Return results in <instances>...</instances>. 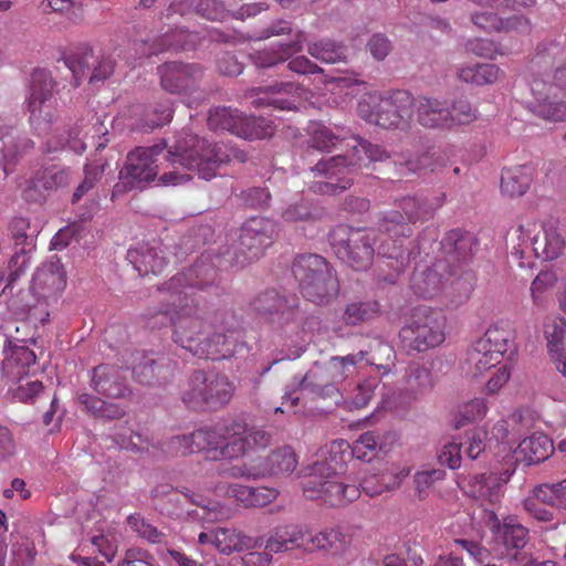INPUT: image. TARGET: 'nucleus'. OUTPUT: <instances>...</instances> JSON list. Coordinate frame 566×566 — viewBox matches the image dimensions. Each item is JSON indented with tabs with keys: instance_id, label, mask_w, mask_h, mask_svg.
<instances>
[{
	"instance_id": "c03bdc74",
	"label": "nucleus",
	"mask_w": 566,
	"mask_h": 566,
	"mask_svg": "<svg viewBox=\"0 0 566 566\" xmlns=\"http://www.w3.org/2000/svg\"><path fill=\"white\" fill-rule=\"evenodd\" d=\"M379 314L380 304L377 301H353L344 308L343 322L347 326H358L374 319Z\"/></svg>"
},
{
	"instance_id": "6e6d98bb",
	"label": "nucleus",
	"mask_w": 566,
	"mask_h": 566,
	"mask_svg": "<svg viewBox=\"0 0 566 566\" xmlns=\"http://www.w3.org/2000/svg\"><path fill=\"white\" fill-rule=\"evenodd\" d=\"M245 536L231 528H218L213 531L212 545L222 554H231L247 546Z\"/></svg>"
},
{
	"instance_id": "423d86ee",
	"label": "nucleus",
	"mask_w": 566,
	"mask_h": 566,
	"mask_svg": "<svg viewBox=\"0 0 566 566\" xmlns=\"http://www.w3.org/2000/svg\"><path fill=\"white\" fill-rule=\"evenodd\" d=\"M188 436L193 446L192 454L220 450L221 460H238L249 455L252 442L258 447H264L269 442V436L264 431L256 430L245 434L244 428L238 423H233L231 428L226 423H218L212 428L199 429Z\"/></svg>"
},
{
	"instance_id": "4d7b16f0",
	"label": "nucleus",
	"mask_w": 566,
	"mask_h": 566,
	"mask_svg": "<svg viewBox=\"0 0 566 566\" xmlns=\"http://www.w3.org/2000/svg\"><path fill=\"white\" fill-rule=\"evenodd\" d=\"M364 353L366 354L364 360L369 365L385 370L389 369L390 363L395 357L394 348L379 338H375L369 345V350Z\"/></svg>"
},
{
	"instance_id": "69168bd1",
	"label": "nucleus",
	"mask_w": 566,
	"mask_h": 566,
	"mask_svg": "<svg viewBox=\"0 0 566 566\" xmlns=\"http://www.w3.org/2000/svg\"><path fill=\"white\" fill-rule=\"evenodd\" d=\"M94 53L91 48H85L81 55L74 54L65 57V64L72 71L75 78L83 75L85 69H90Z\"/></svg>"
},
{
	"instance_id": "680f3d73",
	"label": "nucleus",
	"mask_w": 566,
	"mask_h": 566,
	"mask_svg": "<svg viewBox=\"0 0 566 566\" xmlns=\"http://www.w3.org/2000/svg\"><path fill=\"white\" fill-rule=\"evenodd\" d=\"M36 551L34 543L27 536H20L12 544L13 566H29L34 562Z\"/></svg>"
},
{
	"instance_id": "0e129e2a",
	"label": "nucleus",
	"mask_w": 566,
	"mask_h": 566,
	"mask_svg": "<svg viewBox=\"0 0 566 566\" xmlns=\"http://www.w3.org/2000/svg\"><path fill=\"white\" fill-rule=\"evenodd\" d=\"M488 411V402L484 398H473L472 400L465 402L460 408L461 420L457 421L454 424L455 429H459L465 422L475 421L482 419Z\"/></svg>"
},
{
	"instance_id": "bb28decb",
	"label": "nucleus",
	"mask_w": 566,
	"mask_h": 566,
	"mask_svg": "<svg viewBox=\"0 0 566 566\" xmlns=\"http://www.w3.org/2000/svg\"><path fill=\"white\" fill-rule=\"evenodd\" d=\"M127 259L139 275L160 273L167 264V258L160 243L154 245L148 243L138 244L136 248L128 250Z\"/></svg>"
},
{
	"instance_id": "603ef678",
	"label": "nucleus",
	"mask_w": 566,
	"mask_h": 566,
	"mask_svg": "<svg viewBox=\"0 0 566 566\" xmlns=\"http://www.w3.org/2000/svg\"><path fill=\"white\" fill-rule=\"evenodd\" d=\"M533 494L541 503L566 510V480L553 484H539L534 488Z\"/></svg>"
},
{
	"instance_id": "cd10ccee",
	"label": "nucleus",
	"mask_w": 566,
	"mask_h": 566,
	"mask_svg": "<svg viewBox=\"0 0 566 566\" xmlns=\"http://www.w3.org/2000/svg\"><path fill=\"white\" fill-rule=\"evenodd\" d=\"M534 256L546 261L555 260L563 254L565 250V240L557 228L553 224L537 226L536 232L531 238Z\"/></svg>"
},
{
	"instance_id": "412c9836",
	"label": "nucleus",
	"mask_w": 566,
	"mask_h": 566,
	"mask_svg": "<svg viewBox=\"0 0 566 566\" xmlns=\"http://www.w3.org/2000/svg\"><path fill=\"white\" fill-rule=\"evenodd\" d=\"M0 348L2 349V368L6 375L12 379L22 380L36 361L34 352L25 345L12 343L1 331Z\"/></svg>"
},
{
	"instance_id": "4468645a",
	"label": "nucleus",
	"mask_w": 566,
	"mask_h": 566,
	"mask_svg": "<svg viewBox=\"0 0 566 566\" xmlns=\"http://www.w3.org/2000/svg\"><path fill=\"white\" fill-rule=\"evenodd\" d=\"M447 270L446 262L438 261L426 270H416L410 279V287L420 297L432 298L442 293L453 305L467 302L473 291L472 283L464 277H454L449 284L442 272Z\"/></svg>"
},
{
	"instance_id": "e433bc0d",
	"label": "nucleus",
	"mask_w": 566,
	"mask_h": 566,
	"mask_svg": "<svg viewBox=\"0 0 566 566\" xmlns=\"http://www.w3.org/2000/svg\"><path fill=\"white\" fill-rule=\"evenodd\" d=\"M226 494L240 502L244 507H261L273 502L277 491L270 488H252L240 484H230Z\"/></svg>"
},
{
	"instance_id": "c9c22d12",
	"label": "nucleus",
	"mask_w": 566,
	"mask_h": 566,
	"mask_svg": "<svg viewBox=\"0 0 566 566\" xmlns=\"http://www.w3.org/2000/svg\"><path fill=\"white\" fill-rule=\"evenodd\" d=\"M275 133V125L271 119L262 116H247L239 113L233 135L248 140L271 138Z\"/></svg>"
},
{
	"instance_id": "9b49d317",
	"label": "nucleus",
	"mask_w": 566,
	"mask_h": 566,
	"mask_svg": "<svg viewBox=\"0 0 566 566\" xmlns=\"http://www.w3.org/2000/svg\"><path fill=\"white\" fill-rule=\"evenodd\" d=\"M329 244L336 256L356 271H365L375 256L376 231L336 226L328 234Z\"/></svg>"
},
{
	"instance_id": "ea45409f",
	"label": "nucleus",
	"mask_w": 566,
	"mask_h": 566,
	"mask_svg": "<svg viewBox=\"0 0 566 566\" xmlns=\"http://www.w3.org/2000/svg\"><path fill=\"white\" fill-rule=\"evenodd\" d=\"M483 450L481 439L474 436H465L464 441L452 439L442 444L437 460H476Z\"/></svg>"
},
{
	"instance_id": "a19ab883",
	"label": "nucleus",
	"mask_w": 566,
	"mask_h": 566,
	"mask_svg": "<svg viewBox=\"0 0 566 566\" xmlns=\"http://www.w3.org/2000/svg\"><path fill=\"white\" fill-rule=\"evenodd\" d=\"M409 474L407 469H390L389 475L386 474H370L360 480L359 486L368 496H376L386 490H392L401 483V481Z\"/></svg>"
},
{
	"instance_id": "dca6fc26",
	"label": "nucleus",
	"mask_w": 566,
	"mask_h": 566,
	"mask_svg": "<svg viewBox=\"0 0 566 566\" xmlns=\"http://www.w3.org/2000/svg\"><path fill=\"white\" fill-rule=\"evenodd\" d=\"M365 355L364 350H360L353 355L332 357L326 365L306 373L301 382L302 389L310 390L322 398L335 396L337 403L340 397L338 384L356 373V365L364 360Z\"/></svg>"
},
{
	"instance_id": "a18cd8bd",
	"label": "nucleus",
	"mask_w": 566,
	"mask_h": 566,
	"mask_svg": "<svg viewBox=\"0 0 566 566\" xmlns=\"http://www.w3.org/2000/svg\"><path fill=\"white\" fill-rule=\"evenodd\" d=\"M307 52L314 59L328 64L343 62L347 56L346 46L329 39L308 43Z\"/></svg>"
},
{
	"instance_id": "774afa93",
	"label": "nucleus",
	"mask_w": 566,
	"mask_h": 566,
	"mask_svg": "<svg viewBox=\"0 0 566 566\" xmlns=\"http://www.w3.org/2000/svg\"><path fill=\"white\" fill-rule=\"evenodd\" d=\"M118 566H155L153 556L142 548H129Z\"/></svg>"
},
{
	"instance_id": "c756f323",
	"label": "nucleus",
	"mask_w": 566,
	"mask_h": 566,
	"mask_svg": "<svg viewBox=\"0 0 566 566\" xmlns=\"http://www.w3.org/2000/svg\"><path fill=\"white\" fill-rule=\"evenodd\" d=\"M305 40V32L297 31L293 41L280 43L275 48L256 51L251 55V59L256 67L265 69L274 66L287 60L292 54L302 52Z\"/></svg>"
},
{
	"instance_id": "f3484780",
	"label": "nucleus",
	"mask_w": 566,
	"mask_h": 566,
	"mask_svg": "<svg viewBox=\"0 0 566 566\" xmlns=\"http://www.w3.org/2000/svg\"><path fill=\"white\" fill-rule=\"evenodd\" d=\"M444 315L431 308H417L411 319L399 332L405 348L424 352L444 342Z\"/></svg>"
},
{
	"instance_id": "4c0bfd02",
	"label": "nucleus",
	"mask_w": 566,
	"mask_h": 566,
	"mask_svg": "<svg viewBox=\"0 0 566 566\" xmlns=\"http://www.w3.org/2000/svg\"><path fill=\"white\" fill-rule=\"evenodd\" d=\"M321 217L319 209L307 198L300 197L287 202L280 212L281 220L286 224H310Z\"/></svg>"
},
{
	"instance_id": "f257e3e1",
	"label": "nucleus",
	"mask_w": 566,
	"mask_h": 566,
	"mask_svg": "<svg viewBox=\"0 0 566 566\" xmlns=\"http://www.w3.org/2000/svg\"><path fill=\"white\" fill-rule=\"evenodd\" d=\"M202 256L182 273L174 275L159 291L160 307L145 314L148 325L156 326L170 318L172 340L199 358L221 360L232 357L239 346V333L217 327V315H206L195 297L197 291L217 281L214 266Z\"/></svg>"
},
{
	"instance_id": "b1692460",
	"label": "nucleus",
	"mask_w": 566,
	"mask_h": 566,
	"mask_svg": "<svg viewBox=\"0 0 566 566\" xmlns=\"http://www.w3.org/2000/svg\"><path fill=\"white\" fill-rule=\"evenodd\" d=\"M197 14L210 21H223L229 11L220 0H174L167 9L166 19L169 24L175 23L174 17Z\"/></svg>"
},
{
	"instance_id": "37998d69",
	"label": "nucleus",
	"mask_w": 566,
	"mask_h": 566,
	"mask_svg": "<svg viewBox=\"0 0 566 566\" xmlns=\"http://www.w3.org/2000/svg\"><path fill=\"white\" fill-rule=\"evenodd\" d=\"M308 549L331 554L343 552L348 545L347 536L338 528H325L307 539Z\"/></svg>"
},
{
	"instance_id": "f8f14e48",
	"label": "nucleus",
	"mask_w": 566,
	"mask_h": 566,
	"mask_svg": "<svg viewBox=\"0 0 566 566\" xmlns=\"http://www.w3.org/2000/svg\"><path fill=\"white\" fill-rule=\"evenodd\" d=\"M235 392V385L223 374L195 370L182 394L185 405L193 410L217 409L228 405Z\"/></svg>"
},
{
	"instance_id": "09e8293b",
	"label": "nucleus",
	"mask_w": 566,
	"mask_h": 566,
	"mask_svg": "<svg viewBox=\"0 0 566 566\" xmlns=\"http://www.w3.org/2000/svg\"><path fill=\"white\" fill-rule=\"evenodd\" d=\"M514 472L515 468L507 465L501 470L492 471L490 473H482L474 476L475 483L480 485V495H496L500 488L511 479Z\"/></svg>"
},
{
	"instance_id": "3c124183",
	"label": "nucleus",
	"mask_w": 566,
	"mask_h": 566,
	"mask_svg": "<svg viewBox=\"0 0 566 566\" xmlns=\"http://www.w3.org/2000/svg\"><path fill=\"white\" fill-rule=\"evenodd\" d=\"M107 166L106 160L95 159L84 166V179L75 188L72 202H78L90 190H92L96 184L101 180Z\"/></svg>"
},
{
	"instance_id": "052dcab7",
	"label": "nucleus",
	"mask_w": 566,
	"mask_h": 566,
	"mask_svg": "<svg viewBox=\"0 0 566 566\" xmlns=\"http://www.w3.org/2000/svg\"><path fill=\"white\" fill-rule=\"evenodd\" d=\"M407 382L410 389L422 394L433 388L434 378L428 367L421 365H412L409 370Z\"/></svg>"
},
{
	"instance_id": "7c9ffc66",
	"label": "nucleus",
	"mask_w": 566,
	"mask_h": 566,
	"mask_svg": "<svg viewBox=\"0 0 566 566\" xmlns=\"http://www.w3.org/2000/svg\"><path fill=\"white\" fill-rule=\"evenodd\" d=\"M471 20L476 27L488 32L516 31L520 33H528L531 30L528 20L522 15H513L507 19H502L492 11H479L472 14Z\"/></svg>"
},
{
	"instance_id": "6e6552de",
	"label": "nucleus",
	"mask_w": 566,
	"mask_h": 566,
	"mask_svg": "<svg viewBox=\"0 0 566 566\" xmlns=\"http://www.w3.org/2000/svg\"><path fill=\"white\" fill-rule=\"evenodd\" d=\"M417 123L424 129L448 132L474 122L476 111L471 103L459 97L452 103L432 96H418L412 105Z\"/></svg>"
},
{
	"instance_id": "79ce46f5",
	"label": "nucleus",
	"mask_w": 566,
	"mask_h": 566,
	"mask_svg": "<svg viewBox=\"0 0 566 566\" xmlns=\"http://www.w3.org/2000/svg\"><path fill=\"white\" fill-rule=\"evenodd\" d=\"M502 74L500 67L491 63L465 65L460 67L457 72L459 80L475 85L493 84L499 81Z\"/></svg>"
},
{
	"instance_id": "4be33fe9",
	"label": "nucleus",
	"mask_w": 566,
	"mask_h": 566,
	"mask_svg": "<svg viewBox=\"0 0 566 566\" xmlns=\"http://www.w3.org/2000/svg\"><path fill=\"white\" fill-rule=\"evenodd\" d=\"M531 91L534 96L532 112L536 116L549 122H566V101L557 98L553 85L535 78L531 83Z\"/></svg>"
},
{
	"instance_id": "aec40b11",
	"label": "nucleus",
	"mask_w": 566,
	"mask_h": 566,
	"mask_svg": "<svg viewBox=\"0 0 566 566\" xmlns=\"http://www.w3.org/2000/svg\"><path fill=\"white\" fill-rule=\"evenodd\" d=\"M160 86L170 94L191 95L199 91L203 70L197 63L166 62L157 67Z\"/></svg>"
},
{
	"instance_id": "a211bd4d",
	"label": "nucleus",
	"mask_w": 566,
	"mask_h": 566,
	"mask_svg": "<svg viewBox=\"0 0 566 566\" xmlns=\"http://www.w3.org/2000/svg\"><path fill=\"white\" fill-rule=\"evenodd\" d=\"M200 42V36L196 32H190L181 28L168 29L158 35L153 43L147 41H133L128 44L125 60L130 66H135L144 57H149L163 52L186 51L195 49Z\"/></svg>"
},
{
	"instance_id": "6ab92c4d",
	"label": "nucleus",
	"mask_w": 566,
	"mask_h": 566,
	"mask_svg": "<svg viewBox=\"0 0 566 566\" xmlns=\"http://www.w3.org/2000/svg\"><path fill=\"white\" fill-rule=\"evenodd\" d=\"M54 82L45 71L32 74L28 111L30 123L40 130H45L57 118V99L53 94Z\"/></svg>"
},
{
	"instance_id": "e2e57ef3",
	"label": "nucleus",
	"mask_w": 566,
	"mask_h": 566,
	"mask_svg": "<svg viewBox=\"0 0 566 566\" xmlns=\"http://www.w3.org/2000/svg\"><path fill=\"white\" fill-rule=\"evenodd\" d=\"M557 283V275L553 271H541L531 284V295L537 305L543 303L547 292Z\"/></svg>"
},
{
	"instance_id": "a878e982",
	"label": "nucleus",
	"mask_w": 566,
	"mask_h": 566,
	"mask_svg": "<svg viewBox=\"0 0 566 566\" xmlns=\"http://www.w3.org/2000/svg\"><path fill=\"white\" fill-rule=\"evenodd\" d=\"M482 522L494 536H500L506 548L521 549L528 541V531L513 518L500 523L493 511H483Z\"/></svg>"
},
{
	"instance_id": "bf43d9fd",
	"label": "nucleus",
	"mask_w": 566,
	"mask_h": 566,
	"mask_svg": "<svg viewBox=\"0 0 566 566\" xmlns=\"http://www.w3.org/2000/svg\"><path fill=\"white\" fill-rule=\"evenodd\" d=\"M240 111L230 107H216L209 112L208 126L211 129L234 133Z\"/></svg>"
},
{
	"instance_id": "1a4fd4ad",
	"label": "nucleus",
	"mask_w": 566,
	"mask_h": 566,
	"mask_svg": "<svg viewBox=\"0 0 566 566\" xmlns=\"http://www.w3.org/2000/svg\"><path fill=\"white\" fill-rule=\"evenodd\" d=\"M292 271L306 300L323 305L338 295V280L323 256L314 253L301 254L294 260Z\"/></svg>"
},
{
	"instance_id": "473e14b6",
	"label": "nucleus",
	"mask_w": 566,
	"mask_h": 566,
	"mask_svg": "<svg viewBox=\"0 0 566 566\" xmlns=\"http://www.w3.org/2000/svg\"><path fill=\"white\" fill-rule=\"evenodd\" d=\"M535 172V167L532 164L503 169L501 175L502 192L510 197L523 196L528 190Z\"/></svg>"
},
{
	"instance_id": "13d9d810",
	"label": "nucleus",
	"mask_w": 566,
	"mask_h": 566,
	"mask_svg": "<svg viewBox=\"0 0 566 566\" xmlns=\"http://www.w3.org/2000/svg\"><path fill=\"white\" fill-rule=\"evenodd\" d=\"M30 229V222L27 218L17 217L13 218L9 224V231L14 244L21 247L12 256L11 263H17L21 256H24L27 252V245H30L29 237L27 234ZM25 264V258H23L22 265Z\"/></svg>"
},
{
	"instance_id": "2eb2a0df",
	"label": "nucleus",
	"mask_w": 566,
	"mask_h": 566,
	"mask_svg": "<svg viewBox=\"0 0 566 566\" xmlns=\"http://www.w3.org/2000/svg\"><path fill=\"white\" fill-rule=\"evenodd\" d=\"M512 342V332L499 325L490 326L467 352L463 370L470 378L483 376L501 363Z\"/></svg>"
},
{
	"instance_id": "7ed1b4c3",
	"label": "nucleus",
	"mask_w": 566,
	"mask_h": 566,
	"mask_svg": "<svg viewBox=\"0 0 566 566\" xmlns=\"http://www.w3.org/2000/svg\"><path fill=\"white\" fill-rule=\"evenodd\" d=\"M307 144L310 148L327 153L343 148L344 144L348 148L345 155L322 159L312 168L315 176L324 177V180L313 181L310 187L313 192L319 195L334 196L343 192L352 186L354 172L368 167L371 163L385 161L390 157L379 145L358 137L339 138L332 129L321 124L312 127Z\"/></svg>"
},
{
	"instance_id": "5fc2aeb1",
	"label": "nucleus",
	"mask_w": 566,
	"mask_h": 566,
	"mask_svg": "<svg viewBox=\"0 0 566 566\" xmlns=\"http://www.w3.org/2000/svg\"><path fill=\"white\" fill-rule=\"evenodd\" d=\"M127 524L142 539L150 544H161L166 539V534L139 513L129 515L127 517Z\"/></svg>"
},
{
	"instance_id": "393cba45",
	"label": "nucleus",
	"mask_w": 566,
	"mask_h": 566,
	"mask_svg": "<svg viewBox=\"0 0 566 566\" xmlns=\"http://www.w3.org/2000/svg\"><path fill=\"white\" fill-rule=\"evenodd\" d=\"M0 140H3L0 166L4 175L8 176L15 170L23 156L34 148V143L8 126H0Z\"/></svg>"
},
{
	"instance_id": "864d4df0",
	"label": "nucleus",
	"mask_w": 566,
	"mask_h": 566,
	"mask_svg": "<svg viewBox=\"0 0 566 566\" xmlns=\"http://www.w3.org/2000/svg\"><path fill=\"white\" fill-rule=\"evenodd\" d=\"M544 335L547 340L548 353L552 357L564 349L566 321L557 316L547 317L544 323Z\"/></svg>"
},
{
	"instance_id": "0eeeda50",
	"label": "nucleus",
	"mask_w": 566,
	"mask_h": 566,
	"mask_svg": "<svg viewBox=\"0 0 566 566\" xmlns=\"http://www.w3.org/2000/svg\"><path fill=\"white\" fill-rule=\"evenodd\" d=\"M413 97L403 90L388 92L385 95L368 94L357 106L360 118L385 129L407 132L412 125Z\"/></svg>"
},
{
	"instance_id": "8fccbe9b",
	"label": "nucleus",
	"mask_w": 566,
	"mask_h": 566,
	"mask_svg": "<svg viewBox=\"0 0 566 566\" xmlns=\"http://www.w3.org/2000/svg\"><path fill=\"white\" fill-rule=\"evenodd\" d=\"M35 181L45 190L56 191L69 186L71 181L70 169L59 165L45 167L36 174Z\"/></svg>"
},
{
	"instance_id": "ddd939ff",
	"label": "nucleus",
	"mask_w": 566,
	"mask_h": 566,
	"mask_svg": "<svg viewBox=\"0 0 566 566\" xmlns=\"http://www.w3.org/2000/svg\"><path fill=\"white\" fill-rule=\"evenodd\" d=\"M276 237V224L272 219L252 217L240 228L237 244L224 254L230 256V265L244 266L261 258Z\"/></svg>"
},
{
	"instance_id": "f03ea898",
	"label": "nucleus",
	"mask_w": 566,
	"mask_h": 566,
	"mask_svg": "<svg viewBox=\"0 0 566 566\" xmlns=\"http://www.w3.org/2000/svg\"><path fill=\"white\" fill-rule=\"evenodd\" d=\"M247 160V153L238 147L211 144L185 133L171 146L163 140L130 150L119 171L120 181L113 187L111 200L115 201L116 197L155 180L159 186L185 184L190 180L189 170L196 169L200 178L210 180L222 165Z\"/></svg>"
},
{
	"instance_id": "c85d7f7f",
	"label": "nucleus",
	"mask_w": 566,
	"mask_h": 566,
	"mask_svg": "<svg viewBox=\"0 0 566 566\" xmlns=\"http://www.w3.org/2000/svg\"><path fill=\"white\" fill-rule=\"evenodd\" d=\"M478 242L470 232L459 229L449 231L441 241V248L448 262L465 263L470 261L476 250Z\"/></svg>"
},
{
	"instance_id": "9d476101",
	"label": "nucleus",
	"mask_w": 566,
	"mask_h": 566,
	"mask_svg": "<svg viewBox=\"0 0 566 566\" xmlns=\"http://www.w3.org/2000/svg\"><path fill=\"white\" fill-rule=\"evenodd\" d=\"M250 308L287 337L298 336L303 331L305 315L295 295H281L275 290H266L251 300Z\"/></svg>"
},
{
	"instance_id": "338daca9",
	"label": "nucleus",
	"mask_w": 566,
	"mask_h": 566,
	"mask_svg": "<svg viewBox=\"0 0 566 566\" xmlns=\"http://www.w3.org/2000/svg\"><path fill=\"white\" fill-rule=\"evenodd\" d=\"M155 360L149 356L137 353L134 360L133 374L140 382H147L154 376Z\"/></svg>"
},
{
	"instance_id": "de8ad7c7",
	"label": "nucleus",
	"mask_w": 566,
	"mask_h": 566,
	"mask_svg": "<svg viewBox=\"0 0 566 566\" xmlns=\"http://www.w3.org/2000/svg\"><path fill=\"white\" fill-rule=\"evenodd\" d=\"M536 223L527 222L526 224H520L514 231L517 242L512 245L511 254L520 261V266L531 265L530 262L524 263V260H528L534 255V251L531 250V244L533 245V240L531 238L536 232Z\"/></svg>"
},
{
	"instance_id": "20e7f679",
	"label": "nucleus",
	"mask_w": 566,
	"mask_h": 566,
	"mask_svg": "<svg viewBox=\"0 0 566 566\" xmlns=\"http://www.w3.org/2000/svg\"><path fill=\"white\" fill-rule=\"evenodd\" d=\"M221 474L234 479H264L290 476L296 472L302 478L304 495L310 500H323L331 506H340L355 501L360 489L345 484L329 462H310L297 468L298 462H230Z\"/></svg>"
},
{
	"instance_id": "f704fd0d",
	"label": "nucleus",
	"mask_w": 566,
	"mask_h": 566,
	"mask_svg": "<svg viewBox=\"0 0 566 566\" xmlns=\"http://www.w3.org/2000/svg\"><path fill=\"white\" fill-rule=\"evenodd\" d=\"M376 446L373 436L370 433H365L360 437V439L352 447L346 440L338 439L331 441L325 444V447L321 450V457L324 460H361V455L357 454V452L363 448L374 449Z\"/></svg>"
},
{
	"instance_id": "49530a36",
	"label": "nucleus",
	"mask_w": 566,
	"mask_h": 566,
	"mask_svg": "<svg viewBox=\"0 0 566 566\" xmlns=\"http://www.w3.org/2000/svg\"><path fill=\"white\" fill-rule=\"evenodd\" d=\"M301 87L292 82L281 83L274 86H269L264 90V97H260L253 101L255 107L273 106L277 109H293L295 107L294 102L291 99L282 98L279 96H269L271 94H294L297 93Z\"/></svg>"
},
{
	"instance_id": "5701e85b",
	"label": "nucleus",
	"mask_w": 566,
	"mask_h": 566,
	"mask_svg": "<svg viewBox=\"0 0 566 566\" xmlns=\"http://www.w3.org/2000/svg\"><path fill=\"white\" fill-rule=\"evenodd\" d=\"M91 386L97 394L109 398L120 399L132 395L122 368L109 364L93 368Z\"/></svg>"
},
{
	"instance_id": "39448f33",
	"label": "nucleus",
	"mask_w": 566,
	"mask_h": 566,
	"mask_svg": "<svg viewBox=\"0 0 566 566\" xmlns=\"http://www.w3.org/2000/svg\"><path fill=\"white\" fill-rule=\"evenodd\" d=\"M440 206L441 202L432 205L423 198H402L399 208L403 214L398 210L387 211L379 221L378 229L388 237V240H382L378 247V253L403 264L406 251L402 240L412 234L411 224L431 219L436 209Z\"/></svg>"
},
{
	"instance_id": "58836bf2",
	"label": "nucleus",
	"mask_w": 566,
	"mask_h": 566,
	"mask_svg": "<svg viewBox=\"0 0 566 566\" xmlns=\"http://www.w3.org/2000/svg\"><path fill=\"white\" fill-rule=\"evenodd\" d=\"M308 534L302 525H284L274 528L266 541L265 548L271 553H282L293 547H300V542Z\"/></svg>"
},
{
	"instance_id": "72a5a7b5",
	"label": "nucleus",
	"mask_w": 566,
	"mask_h": 566,
	"mask_svg": "<svg viewBox=\"0 0 566 566\" xmlns=\"http://www.w3.org/2000/svg\"><path fill=\"white\" fill-rule=\"evenodd\" d=\"M553 452L552 439L542 432H534L520 442L513 451V457L514 460H549Z\"/></svg>"
},
{
	"instance_id": "2f4dec72",
	"label": "nucleus",
	"mask_w": 566,
	"mask_h": 566,
	"mask_svg": "<svg viewBox=\"0 0 566 566\" xmlns=\"http://www.w3.org/2000/svg\"><path fill=\"white\" fill-rule=\"evenodd\" d=\"M34 289L44 293H60L66 286V271L59 259H53L40 266L33 275Z\"/></svg>"
}]
</instances>
